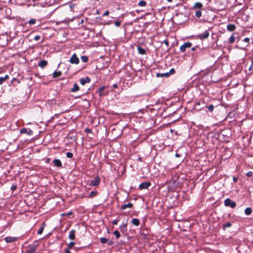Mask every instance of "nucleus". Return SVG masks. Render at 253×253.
<instances>
[{
  "mask_svg": "<svg viewBox=\"0 0 253 253\" xmlns=\"http://www.w3.org/2000/svg\"><path fill=\"white\" fill-rule=\"evenodd\" d=\"M54 165L56 167L61 168L62 166V163L59 159H54L53 161Z\"/></svg>",
  "mask_w": 253,
  "mask_h": 253,
  "instance_id": "ddd939ff",
  "label": "nucleus"
},
{
  "mask_svg": "<svg viewBox=\"0 0 253 253\" xmlns=\"http://www.w3.org/2000/svg\"><path fill=\"white\" fill-rule=\"evenodd\" d=\"M66 156L67 158H71L73 156V154L71 152L66 153Z\"/></svg>",
  "mask_w": 253,
  "mask_h": 253,
  "instance_id": "4c0bfd02",
  "label": "nucleus"
},
{
  "mask_svg": "<svg viewBox=\"0 0 253 253\" xmlns=\"http://www.w3.org/2000/svg\"><path fill=\"white\" fill-rule=\"evenodd\" d=\"M203 7V5L201 2H195L192 8V10H197V9H202Z\"/></svg>",
  "mask_w": 253,
  "mask_h": 253,
  "instance_id": "1a4fd4ad",
  "label": "nucleus"
},
{
  "mask_svg": "<svg viewBox=\"0 0 253 253\" xmlns=\"http://www.w3.org/2000/svg\"><path fill=\"white\" fill-rule=\"evenodd\" d=\"M121 22H120V21H115V22H114V24H115V25L116 26H117V27H119V26H120L121 25Z\"/></svg>",
  "mask_w": 253,
  "mask_h": 253,
  "instance_id": "79ce46f5",
  "label": "nucleus"
},
{
  "mask_svg": "<svg viewBox=\"0 0 253 253\" xmlns=\"http://www.w3.org/2000/svg\"><path fill=\"white\" fill-rule=\"evenodd\" d=\"M70 249H69V248H67V249H66L65 250V253H71V252H70Z\"/></svg>",
  "mask_w": 253,
  "mask_h": 253,
  "instance_id": "09e8293b",
  "label": "nucleus"
},
{
  "mask_svg": "<svg viewBox=\"0 0 253 253\" xmlns=\"http://www.w3.org/2000/svg\"><path fill=\"white\" fill-rule=\"evenodd\" d=\"M210 36L209 30L205 31L203 33L199 34L197 36L198 39L201 40H203L205 39H207Z\"/></svg>",
  "mask_w": 253,
  "mask_h": 253,
  "instance_id": "39448f33",
  "label": "nucleus"
},
{
  "mask_svg": "<svg viewBox=\"0 0 253 253\" xmlns=\"http://www.w3.org/2000/svg\"><path fill=\"white\" fill-rule=\"evenodd\" d=\"M206 107L208 108V110L211 112H212L213 111L214 108V106L212 104H211L209 106H207Z\"/></svg>",
  "mask_w": 253,
  "mask_h": 253,
  "instance_id": "72a5a7b5",
  "label": "nucleus"
},
{
  "mask_svg": "<svg viewBox=\"0 0 253 253\" xmlns=\"http://www.w3.org/2000/svg\"><path fill=\"white\" fill-rule=\"evenodd\" d=\"M253 172L252 171H248L246 173V176L248 177H251L253 175Z\"/></svg>",
  "mask_w": 253,
  "mask_h": 253,
  "instance_id": "a19ab883",
  "label": "nucleus"
},
{
  "mask_svg": "<svg viewBox=\"0 0 253 253\" xmlns=\"http://www.w3.org/2000/svg\"><path fill=\"white\" fill-rule=\"evenodd\" d=\"M202 9H197L195 10V16L197 18H200L202 16Z\"/></svg>",
  "mask_w": 253,
  "mask_h": 253,
  "instance_id": "b1692460",
  "label": "nucleus"
},
{
  "mask_svg": "<svg viewBox=\"0 0 253 253\" xmlns=\"http://www.w3.org/2000/svg\"><path fill=\"white\" fill-rule=\"evenodd\" d=\"M100 178L98 175H96L95 178L90 180L89 185L92 186H97L100 184Z\"/></svg>",
  "mask_w": 253,
  "mask_h": 253,
  "instance_id": "7ed1b4c3",
  "label": "nucleus"
},
{
  "mask_svg": "<svg viewBox=\"0 0 253 253\" xmlns=\"http://www.w3.org/2000/svg\"><path fill=\"white\" fill-rule=\"evenodd\" d=\"M110 13V12L108 10H106L103 14V16H108Z\"/></svg>",
  "mask_w": 253,
  "mask_h": 253,
  "instance_id": "a18cd8bd",
  "label": "nucleus"
},
{
  "mask_svg": "<svg viewBox=\"0 0 253 253\" xmlns=\"http://www.w3.org/2000/svg\"><path fill=\"white\" fill-rule=\"evenodd\" d=\"M119 221V220L118 219H115V220H114L113 221H112V224L113 225H117L118 224V222Z\"/></svg>",
  "mask_w": 253,
  "mask_h": 253,
  "instance_id": "de8ad7c7",
  "label": "nucleus"
},
{
  "mask_svg": "<svg viewBox=\"0 0 253 253\" xmlns=\"http://www.w3.org/2000/svg\"><path fill=\"white\" fill-rule=\"evenodd\" d=\"M100 241L102 244L108 243L109 245H111L113 244V242L112 241H109L108 239L106 238H101L100 239Z\"/></svg>",
  "mask_w": 253,
  "mask_h": 253,
  "instance_id": "9b49d317",
  "label": "nucleus"
},
{
  "mask_svg": "<svg viewBox=\"0 0 253 253\" xmlns=\"http://www.w3.org/2000/svg\"><path fill=\"white\" fill-rule=\"evenodd\" d=\"M120 229L122 232H125L127 231V224L126 223H122L120 226Z\"/></svg>",
  "mask_w": 253,
  "mask_h": 253,
  "instance_id": "f3484780",
  "label": "nucleus"
},
{
  "mask_svg": "<svg viewBox=\"0 0 253 253\" xmlns=\"http://www.w3.org/2000/svg\"><path fill=\"white\" fill-rule=\"evenodd\" d=\"M41 39V36L40 35H36L34 38V40L36 41H39Z\"/></svg>",
  "mask_w": 253,
  "mask_h": 253,
  "instance_id": "37998d69",
  "label": "nucleus"
},
{
  "mask_svg": "<svg viewBox=\"0 0 253 253\" xmlns=\"http://www.w3.org/2000/svg\"><path fill=\"white\" fill-rule=\"evenodd\" d=\"M235 41V37L234 36V34H232L231 37L229 38V42L230 44L234 43Z\"/></svg>",
  "mask_w": 253,
  "mask_h": 253,
  "instance_id": "c85d7f7f",
  "label": "nucleus"
},
{
  "mask_svg": "<svg viewBox=\"0 0 253 253\" xmlns=\"http://www.w3.org/2000/svg\"><path fill=\"white\" fill-rule=\"evenodd\" d=\"M80 89V87L77 83L74 84L73 87L71 89V91L72 92H75L77 91H79Z\"/></svg>",
  "mask_w": 253,
  "mask_h": 253,
  "instance_id": "6ab92c4d",
  "label": "nucleus"
},
{
  "mask_svg": "<svg viewBox=\"0 0 253 253\" xmlns=\"http://www.w3.org/2000/svg\"><path fill=\"white\" fill-rule=\"evenodd\" d=\"M16 189H17V185L16 184L12 185L11 187V190L12 191H14L15 190H16Z\"/></svg>",
  "mask_w": 253,
  "mask_h": 253,
  "instance_id": "ea45409f",
  "label": "nucleus"
},
{
  "mask_svg": "<svg viewBox=\"0 0 253 253\" xmlns=\"http://www.w3.org/2000/svg\"><path fill=\"white\" fill-rule=\"evenodd\" d=\"M253 67V60H252V66L251 67L249 68V70L251 71L252 70V68Z\"/></svg>",
  "mask_w": 253,
  "mask_h": 253,
  "instance_id": "864d4df0",
  "label": "nucleus"
},
{
  "mask_svg": "<svg viewBox=\"0 0 253 253\" xmlns=\"http://www.w3.org/2000/svg\"><path fill=\"white\" fill-rule=\"evenodd\" d=\"M84 131L86 133H90V132H91V129H89L88 128H85Z\"/></svg>",
  "mask_w": 253,
  "mask_h": 253,
  "instance_id": "8fccbe9b",
  "label": "nucleus"
},
{
  "mask_svg": "<svg viewBox=\"0 0 253 253\" xmlns=\"http://www.w3.org/2000/svg\"><path fill=\"white\" fill-rule=\"evenodd\" d=\"M42 226L40 227V228L39 229V230L38 231V234H39V235H41L43 231V229H44V227L45 225V223L44 222L42 223Z\"/></svg>",
  "mask_w": 253,
  "mask_h": 253,
  "instance_id": "cd10ccee",
  "label": "nucleus"
},
{
  "mask_svg": "<svg viewBox=\"0 0 253 253\" xmlns=\"http://www.w3.org/2000/svg\"><path fill=\"white\" fill-rule=\"evenodd\" d=\"M38 245H29L25 248V253H36Z\"/></svg>",
  "mask_w": 253,
  "mask_h": 253,
  "instance_id": "f257e3e1",
  "label": "nucleus"
},
{
  "mask_svg": "<svg viewBox=\"0 0 253 253\" xmlns=\"http://www.w3.org/2000/svg\"><path fill=\"white\" fill-rule=\"evenodd\" d=\"M69 62L71 64H78L80 62L79 58L76 53H74L71 57Z\"/></svg>",
  "mask_w": 253,
  "mask_h": 253,
  "instance_id": "20e7f679",
  "label": "nucleus"
},
{
  "mask_svg": "<svg viewBox=\"0 0 253 253\" xmlns=\"http://www.w3.org/2000/svg\"><path fill=\"white\" fill-rule=\"evenodd\" d=\"M113 87L114 88H118V85L117 84H114L113 85Z\"/></svg>",
  "mask_w": 253,
  "mask_h": 253,
  "instance_id": "5fc2aeb1",
  "label": "nucleus"
},
{
  "mask_svg": "<svg viewBox=\"0 0 253 253\" xmlns=\"http://www.w3.org/2000/svg\"><path fill=\"white\" fill-rule=\"evenodd\" d=\"M28 23L30 25H33L36 23V20L35 19H31L28 21Z\"/></svg>",
  "mask_w": 253,
  "mask_h": 253,
  "instance_id": "f704fd0d",
  "label": "nucleus"
},
{
  "mask_svg": "<svg viewBox=\"0 0 253 253\" xmlns=\"http://www.w3.org/2000/svg\"><path fill=\"white\" fill-rule=\"evenodd\" d=\"M175 72V69L174 68H171L169 70V75H172V74H174Z\"/></svg>",
  "mask_w": 253,
  "mask_h": 253,
  "instance_id": "58836bf2",
  "label": "nucleus"
},
{
  "mask_svg": "<svg viewBox=\"0 0 253 253\" xmlns=\"http://www.w3.org/2000/svg\"><path fill=\"white\" fill-rule=\"evenodd\" d=\"M90 81L91 80L89 77H86L85 78L81 79L80 82L82 85H84L86 83H89Z\"/></svg>",
  "mask_w": 253,
  "mask_h": 253,
  "instance_id": "f8f14e48",
  "label": "nucleus"
},
{
  "mask_svg": "<svg viewBox=\"0 0 253 253\" xmlns=\"http://www.w3.org/2000/svg\"><path fill=\"white\" fill-rule=\"evenodd\" d=\"M20 132L22 134L26 133L28 135H32L33 134V131L32 129H29L28 130L26 128H22L20 130Z\"/></svg>",
  "mask_w": 253,
  "mask_h": 253,
  "instance_id": "6e6552de",
  "label": "nucleus"
},
{
  "mask_svg": "<svg viewBox=\"0 0 253 253\" xmlns=\"http://www.w3.org/2000/svg\"><path fill=\"white\" fill-rule=\"evenodd\" d=\"M192 43L190 42H186L180 46V51L182 52H184L185 51L186 49L187 48H190L192 46Z\"/></svg>",
  "mask_w": 253,
  "mask_h": 253,
  "instance_id": "423d86ee",
  "label": "nucleus"
},
{
  "mask_svg": "<svg viewBox=\"0 0 253 253\" xmlns=\"http://www.w3.org/2000/svg\"><path fill=\"white\" fill-rule=\"evenodd\" d=\"M252 213V208H247L245 210V213L247 215H251Z\"/></svg>",
  "mask_w": 253,
  "mask_h": 253,
  "instance_id": "bb28decb",
  "label": "nucleus"
},
{
  "mask_svg": "<svg viewBox=\"0 0 253 253\" xmlns=\"http://www.w3.org/2000/svg\"><path fill=\"white\" fill-rule=\"evenodd\" d=\"M164 43H165L166 44V45L168 47L169 46V42L168 41V40H165L164 42H163Z\"/></svg>",
  "mask_w": 253,
  "mask_h": 253,
  "instance_id": "c03bdc74",
  "label": "nucleus"
},
{
  "mask_svg": "<svg viewBox=\"0 0 253 253\" xmlns=\"http://www.w3.org/2000/svg\"><path fill=\"white\" fill-rule=\"evenodd\" d=\"M233 181H234L235 183H236V182H237V181H238V178H237V177H235V176H233Z\"/></svg>",
  "mask_w": 253,
  "mask_h": 253,
  "instance_id": "3c124183",
  "label": "nucleus"
},
{
  "mask_svg": "<svg viewBox=\"0 0 253 253\" xmlns=\"http://www.w3.org/2000/svg\"><path fill=\"white\" fill-rule=\"evenodd\" d=\"M61 75H62L61 71H55L52 74V77L54 78H56L60 77Z\"/></svg>",
  "mask_w": 253,
  "mask_h": 253,
  "instance_id": "412c9836",
  "label": "nucleus"
},
{
  "mask_svg": "<svg viewBox=\"0 0 253 253\" xmlns=\"http://www.w3.org/2000/svg\"><path fill=\"white\" fill-rule=\"evenodd\" d=\"M224 205L226 207H231L232 209H234L236 206V202L232 201L230 198H227L224 201Z\"/></svg>",
  "mask_w": 253,
  "mask_h": 253,
  "instance_id": "f03ea898",
  "label": "nucleus"
},
{
  "mask_svg": "<svg viewBox=\"0 0 253 253\" xmlns=\"http://www.w3.org/2000/svg\"><path fill=\"white\" fill-rule=\"evenodd\" d=\"M75 233L76 230L74 229H72L69 232V238L70 240H73L75 239Z\"/></svg>",
  "mask_w": 253,
  "mask_h": 253,
  "instance_id": "2eb2a0df",
  "label": "nucleus"
},
{
  "mask_svg": "<svg viewBox=\"0 0 253 253\" xmlns=\"http://www.w3.org/2000/svg\"><path fill=\"white\" fill-rule=\"evenodd\" d=\"M236 28V27L234 24H230L227 26V30L229 32L234 31Z\"/></svg>",
  "mask_w": 253,
  "mask_h": 253,
  "instance_id": "dca6fc26",
  "label": "nucleus"
},
{
  "mask_svg": "<svg viewBox=\"0 0 253 253\" xmlns=\"http://www.w3.org/2000/svg\"><path fill=\"white\" fill-rule=\"evenodd\" d=\"M169 72H167V73H164V74H160V73H158L157 74V77H169Z\"/></svg>",
  "mask_w": 253,
  "mask_h": 253,
  "instance_id": "c756f323",
  "label": "nucleus"
},
{
  "mask_svg": "<svg viewBox=\"0 0 253 253\" xmlns=\"http://www.w3.org/2000/svg\"><path fill=\"white\" fill-rule=\"evenodd\" d=\"M138 5L140 6H145L146 5V2L144 0H140L138 3Z\"/></svg>",
  "mask_w": 253,
  "mask_h": 253,
  "instance_id": "473e14b6",
  "label": "nucleus"
},
{
  "mask_svg": "<svg viewBox=\"0 0 253 253\" xmlns=\"http://www.w3.org/2000/svg\"><path fill=\"white\" fill-rule=\"evenodd\" d=\"M50 161V159L49 158H47L45 161L46 163L47 164H49Z\"/></svg>",
  "mask_w": 253,
  "mask_h": 253,
  "instance_id": "603ef678",
  "label": "nucleus"
},
{
  "mask_svg": "<svg viewBox=\"0 0 253 253\" xmlns=\"http://www.w3.org/2000/svg\"><path fill=\"white\" fill-rule=\"evenodd\" d=\"M9 79V76L8 75H5L4 77H0V85L2 84V83L6 81V80Z\"/></svg>",
  "mask_w": 253,
  "mask_h": 253,
  "instance_id": "4be33fe9",
  "label": "nucleus"
},
{
  "mask_svg": "<svg viewBox=\"0 0 253 253\" xmlns=\"http://www.w3.org/2000/svg\"><path fill=\"white\" fill-rule=\"evenodd\" d=\"M98 195V192L97 191H91L89 193V195L87 196L89 198H92L95 196H96Z\"/></svg>",
  "mask_w": 253,
  "mask_h": 253,
  "instance_id": "393cba45",
  "label": "nucleus"
},
{
  "mask_svg": "<svg viewBox=\"0 0 253 253\" xmlns=\"http://www.w3.org/2000/svg\"><path fill=\"white\" fill-rule=\"evenodd\" d=\"M131 223L133 225L137 226L140 224V221L137 218H133L131 220Z\"/></svg>",
  "mask_w": 253,
  "mask_h": 253,
  "instance_id": "5701e85b",
  "label": "nucleus"
},
{
  "mask_svg": "<svg viewBox=\"0 0 253 253\" xmlns=\"http://www.w3.org/2000/svg\"><path fill=\"white\" fill-rule=\"evenodd\" d=\"M105 89V87L104 86H101L97 90V92H98L99 96L100 97L103 96V91Z\"/></svg>",
  "mask_w": 253,
  "mask_h": 253,
  "instance_id": "a878e982",
  "label": "nucleus"
},
{
  "mask_svg": "<svg viewBox=\"0 0 253 253\" xmlns=\"http://www.w3.org/2000/svg\"><path fill=\"white\" fill-rule=\"evenodd\" d=\"M151 185V183L150 181L142 182L139 184V189L140 190L147 189Z\"/></svg>",
  "mask_w": 253,
  "mask_h": 253,
  "instance_id": "0eeeda50",
  "label": "nucleus"
},
{
  "mask_svg": "<svg viewBox=\"0 0 253 253\" xmlns=\"http://www.w3.org/2000/svg\"><path fill=\"white\" fill-rule=\"evenodd\" d=\"M167 1H168V2H171V1H172V0H167Z\"/></svg>",
  "mask_w": 253,
  "mask_h": 253,
  "instance_id": "13d9d810",
  "label": "nucleus"
},
{
  "mask_svg": "<svg viewBox=\"0 0 253 253\" xmlns=\"http://www.w3.org/2000/svg\"><path fill=\"white\" fill-rule=\"evenodd\" d=\"M4 240L6 243H11L17 241L18 240V238L8 236L5 237Z\"/></svg>",
  "mask_w": 253,
  "mask_h": 253,
  "instance_id": "9d476101",
  "label": "nucleus"
},
{
  "mask_svg": "<svg viewBox=\"0 0 253 253\" xmlns=\"http://www.w3.org/2000/svg\"><path fill=\"white\" fill-rule=\"evenodd\" d=\"M81 59L82 61L84 63H86L88 61V57L86 55L82 56Z\"/></svg>",
  "mask_w": 253,
  "mask_h": 253,
  "instance_id": "7c9ffc66",
  "label": "nucleus"
},
{
  "mask_svg": "<svg viewBox=\"0 0 253 253\" xmlns=\"http://www.w3.org/2000/svg\"><path fill=\"white\" fill-rule=\"evenodd\" d=\"M72 213H73V212H68V213H66V215H67V216H69V215H70L72 214Z\"/></svg>",
  "mask_w": 253,
  "mask_h": 253,
  "instance_id": "6e6d98bb",
  "label": "nucleus"
},
{
  "mask_svg": "<svg viewBox=\"0 0 253 253\" xmlns=\"http://www.w3.org/2000/svg\"><path fill=\"white\" fill-rule=\"evenodd\" d=\"M175 156H176V157H179V155L177 153L176 154Z\"/></svg>",
  "mask_w": 253,
  "mask_h": 253,
  "instance_id": "bf43d9fd",
  "label": "nucleus"
},
{
  "mask_svg": "<svg viewBox=\"0 0 253 253\" xmlns=\"http://www.w3.org/2000/svg\"><path fill=\"white\" fill-rule=\"evenodd\" d=\"M133 207V204L131 203H129L127 204H124L121 207V209L122 210H125L126 208H132Z\"/></svg>",
  "mask_w": 253,
  "mask_h": 253,
  "instance_id": "a211bd4d",
  "label": "nucleus"
},
{
  "mask_svg": "<svg viewBox=\"0 0 253 253\" xmlns=\"http://www.w3.org/2000/svg\"><path fill=\"white\" fill-rule=\"evenodd\" d=\"M244 42H245L248 43L250 41V38H246L244 39Z\"/></svg>",
  "mask_w": 253,
  "mask_h": 253,
  "instance_id": "49530a36",
  "label": "nucleus"
},
{
  "mask_svg": "<svg viewBox=\"0 0 253 253\" xmlns=\"http://www.w3.org/2000/svg\"><path fill=\"white\" fill-rule=\"evenodd\" d=\"M231 224L229 222H227V223H226L225 224L223 225V228H225L230 227H231Z\"/></svg>",
  "mask_w": 253,
  "mask_h": 253,
  "instance_id": "e433bc0d",
  "label": "nucleus"
},
{
  "mask_svg": "<svg viewBox=\"0 0 253 253\" xmlns=\"http://www.w3.org/2000/svg\"><path fill=\"white\" fill-rule=\"evenodd\" d=\"M137 50L138 53L141 55H144L146 53L145 50L144 48H142L140 46H137Z\"/></svg>",
  "mask_w": 253,
  "mask_h": 253,
  "instance_id": "aec40b11",
  "label": "nucleus"
},
{
  "mask_svg": "<svg viewBox=\"0 0 253 253\" xmlns=\"http://www.w3.org/2000/svg\"><path fill=\"white\" fill-rule=\"evenodd\" d=\"M113 234L117 239H119L121 237V234L118 230L114 231Z\"/></svg>",
  "mask_w": 253,
  "mask_h": 253,
  "instance_id": "2f4dec72",
  "label": "nucleus"
},
{
  "mask_svg": "<svg viewBox=\"0 0 253 253\" xmlns=\"http://www.w3.org/2000/svg\"><path fill=\"white\" fill-rule=\"evenodd\" d=\"M196 47H192V48H191V50H192V51H195V50H196Z\"/></svg>",
  "mask_w": 253,
  "mask_h": 253,
  "instance_id": "4d7b16f0",
  "label": "nucleus"
},
{
  "mask_svg": "<svg viewBox=\"0 0 253 253\" xmlns=\"http://www.w3.org/2000/svg\"><path fill=\"white\" fill-rule=\"evenodd\" d=\"M75 243L74 242H71L68 245V248L72 249L75 245Z\"/></svg>",
  "mask_w": 253,
  "mask_h": 253,
  "instance_id": "c9c22d12",
  "label": "nucleus"
},
{
  "mask_svg": "<svg viewBox=\"0 0 253 253\" xmlns=\"http://www.w3.org/2000/svg\"><path fill=\"white\" fill-rule=\"evenodd\" d=\"M48 63H47V61L46 60H41L39 62V66H40L41 68H44L45 66H47Z\"/></svg>",
  "mask_w": 253,
  "mask_h": 253,
  "instance_id": "4468645a",
  "label": "nucleus"
},
{
  "mask_svg": "<svg viewBox=\"0 0 253 253\" xmlns=\"http://www.w3.org/2000/svg\"><path fill=\"white\" fill-rule=\"evenodd\" d=\"M197 105H200V103H197Z\"/></svg>",
  "mask_w": 253,
  "mask_h": 253,
  "instance_id": "052dcab7",
  "label": "nucleus"
}]
</instances>
